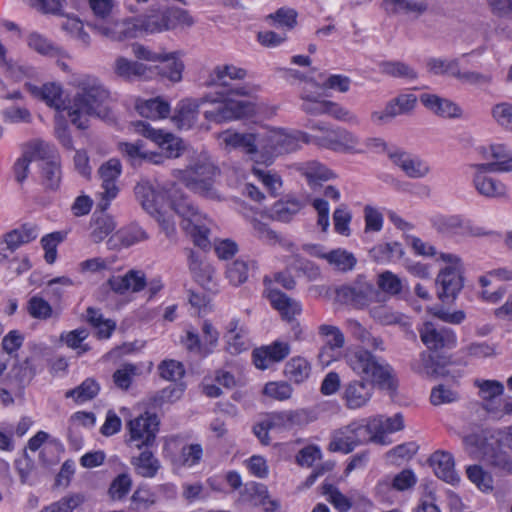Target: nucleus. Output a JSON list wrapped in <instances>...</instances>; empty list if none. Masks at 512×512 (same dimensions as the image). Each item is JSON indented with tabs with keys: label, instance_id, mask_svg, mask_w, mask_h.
I'll return each instance as SVG.
<instances>
[{
	"label": "nucleus",
	"instance_id": "603ef678",
	"mask_svg": "<svg viewBox=\"0 0 512 512\" xmlns=\"http://www.w3.org/2000/svg\"><path fill=\"white\" fill-rule=\"evenodd\" d=\"M66 17L68 19L62 24V29L79 40L84 47H88L91 43V38L88 32L84 30L83 22L76 16L68 14Z\"/></svg>",
	"mask_w": 512,
	"mask_h": 512
},
{
	"label": "nucleus",
	"instance_id": "0eeeda50",
	"mask_svg": "<svg viewBox=\"0 0 512 512\" xmlns=\"http://www.w3.org/2000/svg\"><path fill=\"white\" fill-rule=\"evenodd\" d=\"M193 23V18L188 11L178 7H169L162 12L150 9L149 13L140 20L139 26L148 33H156L174 29L177 26L189 27Z\"/></svg>",
	"mask_w": 512,
	"mask_h": 512
},
{
	"label": "nucleus",
	"instance_id": "4468645a",
	"mask_svg": "<svg viewBox=\"0 0 512 512\" xmlns=\"http://www.w3.org/2000/svg\"><path fill=\"white\" fill-rule=\"evenodd\" d=\"M438 298L444 303H452L463 288L460 267L447 266L437 276Z\"/></svg>",
	"mask_w": 512,
	"mask_h": 512
},
{
	"label": "nucleus",
	"instance_id": "e433bc0d",
	"mask_svg": "<svg viewBox=\"0 0 512 512\" xmlns=\"http://www.w3.org/2000/svg\"><path fill=\"white\" fill-rule=\"evenodd\" d=\"M284 374L289 380L297 384L302 383L309 377L310 365L306 359L294 357L286 363Z\"/></svg>",
	"mask_w": 512,
	"mask_h": 512
},
{
	"label": "nucleus",
	"instance_id": "79ce46f5",
	"mask_svg": "<svg viewBox=\"0 0 512 512\" xmlns=\"http://www.w3.org/2000/svg\"><path fill=\"white\" fill-rule=\"evenodd\" d=\"M370 256L377 262L401 258L404 254L402 245L398 242L378 244L370 249Z\"/></svg>",
	"mask_w": 512,
	"mask_h": 512
},
{
	"label": "nucleus",
	"instance_id": "f257e3e1",
	"mask_svg": "<svg viewBox=\"0 0 512 512\" xmlns=\"http://www.w3.org/2000/svg\"><path fill=\"white\" fill-rule=\"evenodd\" d=\"M346 362L356 374L362 376L344 385L343 399L349 409L365 406L372 397L374 386L389 394L396 393L398 379L394 369L369 350L359 348L349 352Z\"/></svg>",
	"mask_w": 512,
	"mask_h": 512
},
{
	"label": "nucleus",
	"instance_id": "ddd939ff",
	"mask_svg": "<svg viewBox=\"0 0 512 512\" xmlns=\"http://www.w3.org/2000/svg\"><path fill=\"white\" fill-rule=\"evenodd\" d=\"M417 102V98L413 94H401L390 100L382 111H373L371 113V121L382 126L390 123L395 117L411 112Z\"/></svg>",
	"mask_w": 512,
	"mask_h": 512
},
{
	"label": "nucleus",
	"instance_id": "49530a36",
	"mask_svg": "<svg viewBox=\"0 0 512 512\" xmlns=\"http://www.w3.org/2000/svg\"><path fill=\"white\" fill-rule=\"evenodd\" d=\"M146 65L129 61L125 57H118L114 64V72L122 78L129 79L132 76H142L146 72Z\"/></svg>",
	"mask_w": 512,
	"mask_h": 512
},
{
	"label": "nucleus",
	"instance_id": "423d86ee",
	"mask_svg": "<svg viewBox=\"0 0 512 512\" xmlns=\"http://www.w3.org/2000/svg\"><path fill=\"white\" fill-rule=\"evenodd\" d=\"M218 168L206 158H198L181 171L180 180L191 191L208 199L217 198L213 187Z\"/></svg>",
	"mask_w": 512,
	"mask_h": 512
},
{
	"label": "nucleus",
	"instance_id": "a211bd4d",
	"mask_svg": "<svg viewBox=\"0 0 512 512\" xmlns=\"http://www.w3.org/2000/svg\"><path fill=\"white\" fill-rule=\"evenodd\" d=\"M26 90L36 99L45 102L48 106L56 110L65 109L63 99V90L60 85L55 83H46L42 86H36L32 83H25Z\"/></svg>",
	"mask_w": 512,
	"mask_h": 512
},
{
	"label": "nucleus",
	"instance_id": "f3484780",
	"mask_svg": "<svg viewBox=\"0 0 512 512\" xmlns=\"http://www.w3.org/2000/svg\"><path fill=\"white\" fill-rule=\"evenodd\" d=\"M473 176V186L475 190L483 197L490 199L506 198L508 188L500 180L487 176L489 170L475 169Z\"/></svg>",
	"mask_w": 512,
	"mask_h": 512
},
{
	"label": "nucleus",
	"instance_id": "f704fd0d",
	"mask_svg": "<svg viewBox=\"0 0 512 512\" xmlns=\"http://www.w3.org/2000/svg\"><path fill=\"white\" fill-rule=\"evenodd\" d=\"M100 391V385L93 378L85 379L79 386L66 391V398H73L76 403L94 399Z\"/></svg>",
	"mask_w": 512,
	"mask_h": 512
},
{
	"label": "nucleus",
	"instance_id": "cd10ccee",
	"mask_svg": "<svg viewBox=\"0 0 512 512\" xmlns=\"http://www.w3.org/2000/svg\"><path fill=\"white\" fill-rule=\"evenodd\" d=\"M279 145V132L258 134L259 164H271L273 159L280 155Z\"/></svg>",
	"mask_w": 512,
	"mask_h": 512
},
{
	"label": "nucleus",
	"instance_id": "a18cd8bd",
	"mask_svg": "<svg viewBox=\"0 0 512 512\" xmlns=\"http://www.w3.org/2000/svg\"><path fill=\"white\" fill-rule=\"evenodd\" d=\"M169 54L171 55L170 59H161L159 61L162 63V65L158 67L159 74L172 82H179L182 79L184 64L176 57V52Z\"/></svg>",
	"mask_w": 512,
	"mask_h": 512
},
{
	"label": "nucleus",
	"instance_id": "6ab92c4d",
	"mask_svg": "<svg viewBox=\"0 0 512 512\" xmlns=\"http://www.w3.org/2000/svg\"><path fill=\"white\" fill-rule=\"evenodd\" d=\"M435 475L452 485L459 482L460 478L454 469V458L452 454L445 451H436L428 459Z\"/></svg>",
	"mask_w": 512,
	"mask_h": 512
},
{
	"label": "nucleus",
	"instance_id": "5fc2aeb1",
	"mask_svg": "<svg viewBox=\"0 0 512 512\" xmlns=\"http://www.w3.org/2000/svg\"><path fill=\"white\" fill-rule=\"evenodd\" d=\"M492 118L503 129L512 132V104L502 102L491 109Z\"/></svg>",
	"mask_w": 512,
	"mask_h": 512
},
{
	"label": "nucleus",
	"instance_id": "412c9836",
	"mask_svg": "<svg viewBox=\"0 0 512 512\" xmlns=\"http://www.w3.org/2000/svg\"><path fill=\"white\" fill-rule=\"evenodd\" d=\"M107 285L117 294H124L128 290L139 292L146 286V279L143 272L130 270L124 276H112Z\"/></svg>",
	"mask_w": 512,
	"mask_h": 512
},
{
	"label": "nucleus",
	"instance_id": "c756f323",
	"mask_svg": "<svg viewBox=\"0 0 512 512\" xmlns=\"http://www.w3.org/2000/svg\"><path fill=\"white\" fill-rule=\"evenodd\" d=\"M38 236V227L33 223H24L5 234V242L10 250H15L22 244L35 240Z\"/></svg>",
	"mask_w": 512,
	"mask_h": 512
},
{
	"label": "nucleus",
	"instance_id": "37998d69",
	"mask_svg": "<svg viewBox=\"0 0 512 512\" xmlns=\"http://www.w3.org/2000/svg\"><path fill=\"white\" fill-rule=\"evenodd\" d=\"M369 309L370 316L381 325L400 324L403 319V314L394 312L384 302L376 303Z\"/></svg>",
	"mask_w": 512,
	"mask_h": 512
},
{
	"label": "nucleus",
	"instance_id": "dca6fc26",
	"mask_svg": "<svg viewBox=\"0 0 512 512\" xmlns=\"http://www.w3.org/2000/svg\"><path fill=\"white\" fill-rule=\"evenodd\" d=\"M290 353V346L286 342L275 341L271 345L254 349L252 358L259 369H267L271 363L284 360Z\"/></svg>",
	"mask_w": 512,
	"mask_h": 512
},
{
	"label": "nucleus",
	"instance_id": "0e129e2a",
	"mask_svg": "<svg viewBox=\"0 0 512 512\" xmlns=\"http://www.w3.org/2000/svg\"><path fill=\"white\" fill-rule=\"evenodd\" d=\"M351 219L352 215L347 206L344 204L340 205L333 213L335 231L341 235L348 236L350 234L349 224Z\"/></svg>",
	"mask_w": 512,
	"mask_h": 512
},
{
	"label": "nucleus",
	"instance_id": "69168bd1",
	"mask_svg": "<svg viewBox=\"0 0 512 512\" xmlns=\"http://www.w3.org/2000/svg\"><path fill=\"white\" fill-rule=\"evenodd\" d=\"M143 141L138 140L135 143H120L121 153L128 158L132 165L140 164L146 157L143 149Z\"/></svg>",
	"mask_w": 512,
	"mask_h": 512
},
{
	"label": "nucleus",
	"instance_id": "864d4df0",
	"mask_svg": "<svg viewBox=\"0 0 512 512\" xmlns=\"http://www.w3.org/2000/svg\"><path fill=\"white\" fill-rule=\"evenodd\" d=\"M303 175L313 188L318 185V180H329L333 177V173L329 169L315 161L307 163Z\"/></svg>",
	"mask_w": 512,
	"mask_h": 512
},
{
	"label": "nucleus",
	"instance_id": "b1692460",
	"mask_svg": "<svg viewBox=\"0 0 512 512\" xmlns=\"http://www.w3.org/2000/svg\"><path fill=\"white\" fill-rule=\"evenodd\" d=\"M269 299L271 305L278 310L282 318L288 322H293L295 315L301 312L299 303L279 290H271Z\"/></svg>",
	"mask_w": 512,
	"mask_h": 512
},
{
	"label": "nucleus",
	"instance_id": "c9c22d12",
	"mask_svg": "<svg viewBox=\"0 0 512 512\" xmlns=\"http://www.w3.org/2000/svg\"><path fill=\"white\" fill-rule=\"evenodd\" d=\"M383 74L407 80H415L418 78L416 70L402 61H383L379 64Z\"/></svg>",
	"mask_w": 512,
	"mask_h": 512
},
{
	"label": "nucleus",
	"instance_id": "c03bdc74",
	"mask_svg": "<svg viewBox=\"0 0 512 512\" xmlns=\"http://www.w3.org/2000/svg\"><path fill=\"white\" fill-rule=\"evenodd\" d=\"M253 174L262 182L269 194L276 197L282 188V179L280 175L272 170H267L254 166Z\"/></svg>",
	"mask_w": 512,
	"mask_h": 512
},
{
	"label": "nucleus",
	"instance_id": "f8f14e48",
	"mask_svg": "<svg viewBox=\"0 0 512 512\" xmlns=\"http://www.w3.org/2000/svg\"><path fill=\"white\" fill-rule=\"evenodd\" d=\"M121 163L118 159L112 158L102 164L98 170V174L102 180L101 189L99 192L101 199L97 204V208L106 211L110 205V201L118 194V187L115 181L121 174Z\"/></svg>",
	"mask_w": 512,
	"mask_h": 512
},
{
	"label": "nucleus",
	"instance_id": "1a4fd4ad",
	"mask_svg": "<svg viewBox=\"0 0 512 512\" xmlns=\"http://www.w3.org/2000/svg\"><path fill=\"white\" fill-rule=\"evenodd\" d=\"M370 428L368 422L353 421L350 424L334 431L328 449L332 452L348 454L355 447L369 442Z\"/></svg>",
	"mask_w": 512,
	"mask_h": 512
},
{
	"label": "nucleus",
	"instance_id": "ea45409f",
	"mask_svg": "<svg viewBox=\"0 0 512 512\" xmlns=\"http://www.w3.org/2000/svg\"><path fill=\"white\" fill-rule=\"evenodd\" d=\"M23 153L32 162L42 161L43 163L46 161L55 160V148L52 145L41 140H36L29 143Z\"/></svg>",
	"mask_w": 512,
	"mask_h": 512
},
{
	"label": "nucleus",
	"instance_id": "7c9ffc66",
	"mask_svg": "<svg viewBox=\"0 0 512 512\" xmlns=\"http://www.w3.org/2000/svg\"><path fill=\"white\" fill-rule=\"evenodd\" d=\"M247 72L242 68L235 67L233 65L217 66L209 76V80L206 82L208 86H221L223 89L229 87V83L226 78L229 79H244Z\"/></svg>",
	"mask_w": 512,
	"mask_h": 512
},
{
	"label": "nucleus",
	"instance_id": "72a5a7b5",
	"mask_svg": "<svg viewBox=\"0 0 512 512\" xmlns=\"http://www.w3.org/2000/svg\"><path fill=\"white\" fill-rule=\"evenodd\" d=\"M483 461L500 474L512 473V461L506 452L493 448H485Z\"/></svg>",
	"mask_w": 512,
	"mask_h": 512
},
{
	"label": "nucleus",
	"instance_id": "2eb2a0df",
	"mask_svg": "<svg viewBox=\"0 0 512 512\" xmlns=\"http://www.w3.org/2000/svg\"><path fill=\"white\" fill-rule=\"evenodd\" d=\"M483 158H493L494 162L474 164L473 168L489 170L490 172H512V151L504 144H492L480 147Z\"/></svg>",
	"mask_w": 512,
	"mask_h": 512
},
{
	"label": "nucleus",
	"instance_id": "de8ad7c7",
	"mask_svg": "<svg viewBox=\"0 0 512 512\" xmlns=\"http://www.w3.org/2000/svg\"><path fill=\"white\" fill-rule=\"evenodd\" d=\"M330 264L338 270L346 272L352 270L356 265V258L350 252L342 249H335L323 256Z\"/></svg>",
	"mask_w": 512,
	"mask_h": 512
},
{
	"label": "nucleus",
	"instance_id": "bb28decb",
	"mask_svg": "<svg viewBox=\"0 0 512 512\" xmlns=\"http://www.w3.org/2000/svg\"><path fill=\"white\" fill-rule=\"evenodd\" d=\"M303 207L304 204L299 199L287 196L273 204L271 218L281 222H289Z\"/></svg>",
	"mask_w": 512,
	"mask_h": 512
},
{
	"label": "nucleus",
	"instance_id": "9b49d317",
	"mask_svg": "<svg viewBox=\"0 0 512 512\" xmlns=\"http://www.w3.org/2000/svg\"><path fill=\"white\" fill-rule=\"evenodd\" d=\"M133 126L136 132L158 144L165 158H177L182 154V141L173 134L157 130L144 121L133 122Z\"/></svg>",
	"mask_w": 512,
	"mask_h": 512
},
{
	"label": "nucleus",
	"instance_id": "393cba45",
	"mask_svg": "<svg viewBox=\"0 0 512 512\" xmlns=\"http://www.w3.org/2000/svg\"><path fill=\"white\" fill-rule=\"evenodd\" d=\"M383 8L389 14H415L419 16L428 9L425 0H383Z\"/></svg>",
	"mask_w": 512,
	"mask_h": 512
},
{
	"label": "nucleus",
	"instance_id": "bf43d9fd",
	"mask_svg": "<svg viewBox=\"0 0 512 512\" xmlns=\"http://www.w3.org/2000/svg\"><path fill=\"white\" fill-rule=\"evenodd\" d=\"M132 486L131 477L126 474L118 475L111 483L108 493L113 500L124 498L130 491Z\"/></svg>",
	"mask_w": 512,
	"mask_h": 512
},
{
	"label": "nucleus",
	"instance_id": "e2e57ef3",
	"mask_svg": "<svg viewBox=\"0 0 512 512\" xmlns=\"http://www.w3.org/2000/svg\"><path fill=\"white\" fill-rule=\"evenodd\" d=\"M276 26L286 27L292 29L297 24V12L292 8L282 7L276 10L275 13L268 16Z\"/></svg>",
	"mask_w": 512,
	"mask_h": 512
},
{
	"label": "nucleus",
	"instance_id": "58836bf2",
	"mask_svg": "<svg viewBox=\"0 0 512 512\" xmlns=\"http://www.w3.org/2000/svg\"><path fill=\"white\" fill-rule=\"evenodd\" d=\"M86 321L94 328L99 325H105V329H100L98 332V338L100 339L109 338L116 329V322L112 319H105L100 310L94 307L87 308Z\"/></svg>",
	"mask_w": 512,
	"mask_h": 512
},
{
	"label": "nucleus",
	"instance_id": "13d9d810",
	"mask_svg": "<svg viewBox=\"0 0 512 512\" xmlns=\"http://www.w3.org/2000/svg\"><path fill=\"white\" fill-rule=\"evenodd\" d=\"M249 264L243 260H235L229 264L226 270V277L231 284L239 286L248 278Z\"/></svg>",
	"mask_w": 512,
	"mask_h": 512
},
{
	"label": "nucleus",
	"instance_id": "a878e982",
	"mask_svg": "<svg viewBox=\"0 0 512 512\" xmlns=\"http://www.w3.org/2000/svg\"><path fill=\"white\" fill-rule=\"evenodd\" d=\"M131 464L135 472L144 478L155 477L161 468L160 461L154 456V453L150 451V448H144L139 456L132 457Z\"/></svg>",
	"mask_w": 512,
	"mask_h": 512
},
{
	"label": "nucleus",
	"instance_id": "7ed1b4c3",
	"mask_svg": "<svg viewBox=\"0 0 512 512\" xmlns=\"http://www.w3.org/2000/svg\"><path fill=\"white\" fill-rule=\"evenodd\" d=\"M134 192L142 208L150 215H154L155 212H159V210L164 209L165 205H168L182 218L181 227L192 237L196 246L202 249L210 246L208 239L210 230L207 226L209 220L186 197L169 201L167 192L155 187L149 181L139 182L135 186Z\"/></svg>",
	"mask_w": 512,
	"mask_h": 512
},
{
	"label": "nucleus",
	"instance_id": "4c0bfd02",
	"mask_svg": "<svg viewBox=\"0 0 512 512\" xmlns=\"http://www.w3.org/2000/svg\"><path fill=\"white\" fill-rule=\"evenodd\" d=\"M433 227L442 234L452 235L464 231L465 223L459 215H440L432 221Z\"/></svg>",
	"mask_w": 512,
	"mask_h": 512
},
{
	"label": "nucleus",
	"instance_id": "9d476101",
	"mask_svg": "<svg viewBox=\"0 0 512 512\" xmlns=\"http://www.w3.org/2000/svg\"><path fill=\"white\" fill-rule=\"evenodd\" d=\"M159 424L158 416L156 414H149L148 412L130 420L128 422L130 434L128 442L139 450L151 448L155 444Z\"/></svg>",
	"mask_w": 512,
	"mask_h": 512
},
{
	"label": "nucleus",
	"instance_id": "aec40b11",
	"mask_svg": "<svg viewBox=\"0 0 512 512\" xmlns=\"http://www.w3.org/2000/svg\"><path fill=\"white\" fill-rule=\"evenodd\" d=\"M420 101L427 109L439 117L460 118L462 116V109L459 105L436 94H422Z\"/></svg>",
	"mask_w": 512,
	"mask_h": 512
},
{
	"label": "nucleus",
	"instance_id": "39448f33",
	"mask_svg": "<svg viewBox=\"0 0 512 512\" xmlns=\"http://www.w3.org/2000/svg\"><path fill=\"white\" fill-rule=\"evenodd\" d=\"M419 335L423 344L434 353L420 354L423 373L433 378L447 376L449 374L447 366L453 362L450 356L438 354V352L450 350L456 346L457 338L453 330L432 322H425L419 329Z\"/></svg>",
	"mask_w": 512,
	"mask_h": 512
},
{
	"label": "nucleus",
	"instance_id": "4d7b16f0",
	"mask_svg": "<svg viewBox=\"0 0 512 512\" xmlns=\"http://www.w3.org/2000/svg\"><path fill=\"white\" fill-rule=\"evenodd\" d=\"M458 66L457 59L447 61L441 58H429L426 62L428 71L434 75L449 74L454 77Z\"/></svg>",
	"mask_w": 512,
	"mask_h": 512
},
{
	"label": "nucleus",
	"instance_id": "5701e85b",
	"mask_svg": "<svg viewBox=\"0 0 512 512\" xmlns=\"http://www.w3.org/2000/svg\"><path fill=\"white\" fill-rule=\"evenodd\" d=\"M320 147L338 150L340 148L351 150L358 144V139L351 132L343 129L326 130V135L321 136Z\"/></svg>",
	"mask_w": 512,
	"mask_h": 512
},
{
	"label": "nucleus",
	"instance_id": "09e8293b",
	"mask_svg": "<svg viewBox=\"0 0 512 512\" xmlns=\"http://www.w3.org/2000/svg\"><path fill=\"white\" fill-rule=\"evenodd\" d=\"M28 46L39 54L46 56H57L60 49L43 35L32 32L27 37Z\"/></svg>",
	"mask_w": 512,
	"mask_h": 512
},
{
	"label": "nucleus",
	"instance_id": "338daca9",
	"mask_svg": "<svg viewBox=\"0 0 512 512\" xmlns=\"http://www.w3.org/2000/svg\"><path fill=\"white\" fill-rule=\"evenodd\" d=\"M297 414L292 411L274 412L269 414L264 420L268 427L273 429L287 428L295 423Z\"/></svg>",
	"mask_w": 512,
	"mask_h": 512
},
{
	"label": "nucleus",
	"instance_id": "052dcab7",
	"mask_svg": "<svg viewBox=\"0 0 512 512\" xmlns=\"http://www.w3.org/2000/svg\"><path fill=\"white\" fill-rule=\"evenodd\" d=\"M323 493L329 496V501L339 512H347L352 507V502L332 484L323 485Z\"/></svg>",
	"mask_w": 512,
	"mask_h": 512
},
{
	"label": "nucleus",
	"instance_id": "3c124183",
	"mask_svg": "<svg viewBox=\"0 0 512 512\" xmlns=\"http://www.w3.org/2000/svg\"><path fill=\"white\" fill-rule=\"evenodd\" d=\"M468 479L482 491L493 490L492 476L480 465H471L466 469Z\"/></svg>",
	"mask_w": 512,
	"mask_h": 512
},
{
	"label": "nucleus",
	"instance_id": "20e7f679",
	"mask_svg": "<svg viewBox=\"0 0 512 512\" xmlns=\"http://www.w3.org/2000/svg\"><path fill=\"white\" fill-rule=\"evenodd\" d=\"M110 92L102 82L94 77L86 76L78 83V90L67 107L68 116L77 128H88V118H110Z\"/></svg>",
	"mask_w": 512,
	"mask_h": 512
},
{
	"label": "nucleus",
	"instance_id": "774afa93",
	"mask_svg": "<svg viewBox=\"0 0 512 512\" xmlns=\"http://www.w3.org/2000/svg\"><path fill=\"white\" fill-rule=\"evenodd\" d=\"M159 374L161 378L169 381H176L185 374V369L180 362L175 360H166L160 363L158 366Z\"/></svg>",
	"mask_w": 512,
	"mask_h": 512
},
{
	"label": "nucleus",
	"instance_id": "8fccbe9b",
	"mask_svg": "<svg viewBox=\"0 0 512 512\" xmlns=\"http://www.w3.org/2000/svg\"><path fill=\"white\" fill-rule=\"evenodd\" d=\"M66 233L62 231L52 232L41 239L42 248L45 251V261L53 264L57 258V246L64 241Z\"/></svg>",
	"mask_w": 512,
	"mask_h": 512
},
{
	"label": "nucleus",
	"instance_id": "473e14b6",
	"mask_svg": "<svg viewBox=\"0 0 512 512\" xmlns=\"http://www.w3.org/2000/svg\"><path fill=\"white\" fill-rule=\"evenodd\" d=\"M100 211V215H96L97 211L94 213L91 221L92 231L90 233V237L94 243L101 242L105 237H107L114 229L115 223L111 216L98 209Z\"/></svg>",
	"mask_w": 512,
	"mask_h": 512
},
{
	"label": "nucleus",
	"instance_id": "6e6552de",
	"mask_svg": "<svg viewBox=\"0 0 512 512\" xmlns=\"http://www.w3.org/2000/svg\"><path fill=\"white\" fill-rule=\"evenodd\" d=\"M336 296L340 302L357 309H363L372 303L385 302V296L363 277H359L352 285L339 287Z\"/></svg>",
	"mask_w": 512,
	"mask_h": 512
},
{
	"label": "nucleus",
	"instance_id": "a19ab883",
	"mask_svg": "<svg viewBox=\"0 0 512 512\" xmlns=\"http://www.w3.org/2000/svg\"><path fill=\"white\" fill-rule=\"evenodd\" d=\"M378 290L385 296H396L401 293L403 285L401 279L391 271H384L377 278Z\"/></svg>",
	"mask_w": 512,
	"mask_h": 512
},
{
	"label": "nucleus",
	"instance_id": "2f4dec72",
	"mask_svg": "<svg viewBox=\"0 0 512 512\" xmlns=\"http://www.w3.org/2000/svg\"><path fill=\"white\" fill-rule=\"evenodd\" d=\"M41 184L45 191L55 192L59 189L62 171L60 162L57 160H50L41 163Z\"/></svg>",
	"mask_w": 512,
	"mask_h": 512
},
{
	"label": "nucleus",
	"instance_id": "4be33fe9",
	"mask_svg": "<svg viewBox=\"0 0 512 512\" xmlns=\"http://www.w3.org/2000/svg\"><path fill=\"white\" fill-rule=\"evenodd\" d=\"M223 141L227 146L242 149L251 159L259 164L258 134L253 133H225Z\"/></svg>",
	"mask_w": 512,
	"mask_h": 512
},
{
	"label": "nucleus",
	"instance_id": "c85d7f7f",
	"mask_svg": "<svg viewBox=\"0 0 512 512\" xmlns=\"http://www.w3.org/2000/svg\"><path fill=\"white\" fill-rule=\"evenodd\" d=\"M135 109L141 116L150 119L166 118L170 113L169 103L159 97L148 100H138Z\"/></svg>",
	"mask_w": 512,
	"mask_h": 512
},
{
	"label": "nucleus",
	"instance_id": "f03ea898",
	"mask_svg": "<svg viewBox=\"0 0 512 512\" xmlns=\"http://www.w3.org/2000/svg\"><path fill=\"white\" fill-rule=\"evenodd\" d=\"M216 94L219 98L206 95L199 99L187 98L181 100L175 108L172 121L180 129H190L197 120L200 105L206 102H211L215 106L210 110H206L204 116L207 120L215 123L241 119L255 113L253 103L244 100H235L230 97L233 94L240 96L249 95L250 89L246 86L231 87L225 91H218Z\"/></svg>",
	"mask_w": 512,
	"mask_h": 512
},
{
	"label": "nucleus",
	"instance_id": "6e6d98bb",
	"mask_svg": "<svg viewBox=\"0 0 512 512\" xmlns=\"http://www.w3.org/2000/svg\"><path fill=\"white\" fill-rule=\"evenodd\" d=\"M183 391L184 390L181 387L169 385L151 396L150 404L153 408H159L166 402H174L178 400L182 396Z\"/></svg>",
	"mask_w": 512,
	"mask_h": 512
},
{
	"label": "nucleus",
	"instance_id": "680f3d73",
	"mask_svg": "<svg viewBox=\"0 0 512 512\" xmlns=\"http://www.w3.org/2000/svg\"><path fill=\"white\" fill-rule=\"evenodd\" d=\"M318 331H319V335H321V336L331 337V339H327V341L325 342V345L329 349L334 350V349L342 348L344 346V342H345L344 335L338 327L333 326V325L323 324V325L319 326Z\"/></svg>",
	"mask_w": 512,
	"mask_h": 512
}]
</instances>
